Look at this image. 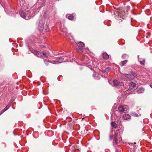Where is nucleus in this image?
Listing matches in <instances>:
<instances>
[{"label":"nucleus","mask_w":152,"mask_h":152,"mask_svg":"<svg viewBox=\"0 0 152 152\" xmlns=\"http://www.w3.org/2000/svg\"><path fill=\"white\" fill-rule=\"evenodd\" d=\"M53 60L51 61L50 62L53 64H58L62 62H65L66 59L64 60V58L62 57L56 58H53Z\"/></svg>","instance_id":"5"},{"label":"nucleus","mask_w":152,"mask_h":152,"mask_svg":"<svg viewBox=\"0 0 152 152\" xmlns=\"http://www.w3.org/2000/svg\"><path fill=\"white\" fill-rule=\"evenodd\" d=\"M128 61L127 60H125V61H122L121 63V66H123Z\"/></svg>","instance_id":"21"},{"label":"nucleus","mask_w":152,"mask_h":152,"mask_svg":"<svg viewBox=\"0 0 152 152\" xmlns=\"http://www.w3.org/2000/svg\"><path fill=\"white\" fill-rule=\"evenodd\" d=\"M37 3L34 6L35 7H36L37 6Z\"/></svg>","instance_id":"31"},{"label":"nucleus","mask_w":152,"mask_h":152,"mask_svg":"<svg viewBox=\"0 0 152 152\" xmlns=\"http://www.w3.org/2000/svg\"><path fill=\"white\" fill-rule=\"evenodd\" d=\"M44 62H45V64H46L47 65H48V61H46L44 60Z\"/></svg>","instance_id":"27"},{"label":"nucleus","mask_w":152,"mask_h":152,"mask_svg":"<svg viewBox=\"0 0 152 152\" xmlns=\"http://www.w3.org/2000/svg\"><path fill=\"white\" fill-rule=\"evenodd\" d=\"M44 47H45V46H43V45L42 46V48Z\"/></svg>","instance_id":"33"},{"label":"nucleus","mask_w":152,"mask_h":152,"mask_svg":"<svg viewBox=\"0 0 152 152\" xmlns=\"http://www.w3.org/2000/svg\"><path fill=\"white\" fill-rule=\"evenodd\" d=\"M45 30L46 32H48L49 31V28L48 27V26L46 25L45 27Z\"/></svg>","instance_id":"24"},{"label":"nucleus","mask_w":152,"mask_h":152,"mask_svg":"<svg viewBox=\"0 0 152 152\" xmlns=\"http://www.w3.org/2000/svg\"><path fill=\"white\" fill-rule=\"evenodd\" d=\"M78 46L79 47L78 48H77V50L78 51H83V48H82L84 46V43L82 42H79L77 43Z\"/></svg>","instance_id":"10"},{"label":"nucleus","mask_w":152,"mask_h":152,"mask_svg":"<svg viewBox=\"0 0 152 152\" xmlns=\"http://www.w3.org/2000/svg\"><path fill=\"white\" fill-rule=\"evenodd\" d=\"M119 131L117 130L115 132L114 136V142L115 143L117 144L119 143L121 140V137L120 135L118 134Z\"/></svg>","instance_id":"6"},{"label":"nucleus","mask_w":152,"mask_h":152,"mask_svg":"<svg viewBox=\"0 0 152 152\" xmlns=\"http://www.w3.org/2000/svg\"><path fill=\"white\" fill-rule=\"evenodd\" d=\"M122 58L124 59L127 58H128L129 56L128 55L126 54H123L122 56Z\"/></svg>","instance_id":"23"},{"label":"nucleus","mask_w":152,"mask_h":152,"mask_svg":"<svg viewBox=\"0 0 152 152\" xmlns=\"http://www.w3.org/2000/svg\"><path fill=\"white\" fill-rule=\"evenodd\" d=\"M11 106V104L10 103L9 104L2 110V113H3L7 110H8L10 107Z\"/></svg>","instance_id":"18"},{"label":"nucleus","mask_w":152,"mask_h":152,"mask_svg":"<svg viewBox=\"0 0 152 152\" xmlns=\"http://www.w3.org/2000/svg\"><path fill=\"white\" fill-rule=\"evenodd\" d=\"M111 124V126L115 128H116L117 127V125L114 122H112Z\"/></svg>","instance_id":"19"},{"label":"nucleus","mask_w":152,"mask_h":152,"mask_svg":"<svg viewBox=\"0 0 152 152\" xmlns=\"http://www.w3.org/2000/svg\"><path fill=\"white\" fill-rule=\"evenodd\" d=\"M96 74H93V76L94 77V78L96 79V80H99V78H98L97 77H96Z\"/></svg>","instance_id":"25"},{"label":"nucleus","mask_w":152,"mask_h":152,"mask_svg":"<svg viewBox=\"0 0 152 152\" xmlns=\"http://www.w3.org/2000/svg\"><path fill=\"white\" fill-rule=\"evenodd\" d=\"M60 30L62 31L63 32L64 34H65V35L67 36L68 37H69L70 39H71V38L70 37V35H69H69H67V33L66 31V28H63V29H62L61 27Z\"/></svg>","instance_id":"12"},{"label":"nucleus","mask_w":152,"mask_h":152,"mask_svg":"<svg viewBox=\"0 0 152 152\" xmlns=\"http://www.w3.org/2000/svg\"><path fill=\"white\" fill-rule=\"evenodd\" d=\"M110 70V68L109 67L105 69V70H103L102 72L103 73L106 72V74H108V73L106 72H108Z\"/></svg>","instance_id":"22"},{"label":"nucleus","mask_w":152,"mask_h":152,"mask_svg":"<svg viewBox=\"0 0 152 152\" xmlns=\"http://www.w3.org/2000/svg\"><path fill=\"white\" fill-rule=\"evenodd\" d=\"M144 91V88H140L137 90V92L139 93H142Z\"/></svg>","instance_id":"20"},{"label":"nucleus","mask_w":152,"mask_h":152,"mask_svg":"<svg viewBox=\"0 0 152 152\" xmlns=\"http://www.w3.org/2000/svg\"><path fill=\"white\" fill-rule=\"evenodd\" d=\"M136 86L135 83L133 82H132L130 83L129 84V89L126 91V93L128 94H132L135 91Z\"/></svg>","instance_id":"3"},{"label":"nucleus","mask_w":152,"mask_h":152,"mask_svg":"<svg viewBox=\"0 0 152 152\" xmlns=\"http://www.w3.org/2000/svg\"><path fill=\"white\" fill-rule=\"evenodd\" d=\"M109 82L113 86L117 87H122L124 86V84L122 82H119L116 80H114L113 81H109Z\"/></svg>","instance_id":"4"},{"label":"nucleus","mask_w":152,"mask_h":152,"mask_svg":"<svg viewBox=\"0 0 152 152\" xmlns=\"http://www.w3.org/2000/svg\"><path fill=\"white\" fill-rule=\"evenodd\" d=\"M138 61L143 66L145 65V59H144L139 58Z\"/></svg>","instance_id":"16"},{"label":"nucleus","mask_w":152,"mask_h":152,"mask_svg":"<svg viewBox=\"0 0 152 152\" xmlns=\"http://www.w3.org/2000/svg\"><path fill=\"white\" fill-rule=\"evenodd\" d=\"M118 110L119 112H122L125 111H126L127 108L126 106H123L122 105L118 107Z\"/></svg>","instance_id":"11"},{"label":"nucleus","mask_w":152,"mask_h":152,"mask_svg":"<svg viewBox=\"0 0 152 152\" xmlns=\"http://www.w3.org/2000/svg\"><path fill=\"white\" fill-rule=\"evenodd\" d=\"M123 117L124 119L129 120L130 119L131 116L129 114H125L123 115Z\"/></svg>","instance_id":"14"},{"label":"nucleus","mask_w":152,"mask_h":152,"mask_svg":"<svg viewBox=\"0 0 152 152\" xmlns=\"http://www.w3.org/2000/svg\"><path fill=\"white\" fill-rule=\"evenodd\" d=\"M127 9L129 10L130 8V7L129 6H127Z\"/></svg>","instance_id":"29"},{"label":"nucleus","mask_w":152,"mask_h":152,"mask_svg":"<svg viewBox=\"0 0 152 152\" xmlns=\"http://www.w3.org/2000/svg\"><path fill=\"white\" fill-rule=\"evenodd\" d=\"M44 20H45L44 23H47V19H45V18H43L42 20H40L39 23V26H38V28L39 30L40 31H42L44 29V23L43 21Z\"/></svg>","instance_id":"8"},{"label":"nucleus","mask_w":152,"mask_h":152,"mask_svg":"<svg viewBox=\"0 0 152 152\" xmlns=\"http://www.w3.org/2000/svg\"><path fill=\"white\" fill-rule=\"evenodd\" d=\"M42 6H41L38 7H37L36 10H34L33 12L32 13L33 14V16H34L35 14H37L39 12V9H40Z\"/></svg>","instance_id":"15"},{"label":"nucleus","mask_w":152,"mask_h":152,"mask_svg":"<svg viewBox=\"0 0 152 152\" xmlns=\"http://www.w3.org/2000/svg\"><path fill=\"white\" fill-rule=\"evenodd\" d=\"M32 53H34V54L36 55L38 57H41L43 58H47L48 57L46 55V53L45 52L40 53L38 51L33 50Z\"/></svg>","instance_id":"7"},{"label":"nucleus","mask_w":152,"mask_h":152,"mask_svg":"<svg viewBox=\"0 0 152 152\" xmlns=\"http://www.w3.org/2000/svg\"><path fill=\"white\" fill-rule=\"evenodd\" d=\"M110 140H112L113 138V135L112 134L110 135Z\"/></svg>","instance_id":"26"},{"label":"nucleus","mask_w":152,"mask_h":152,"mask_svg":"<svg viewBox=\"0 0 152 152\" xmlns=\"http://www.w3.org/2000/svg\"><path fill=\"white\" fill-rule=\"evenodd\" d=\"M66 17L70 20H73L74 19V16H73L72 14H69L66 15Z\"/></svg>","instance_id":"13"},{"label":"nucleus","mask_w":152,"mask_h":152,"mask_svg":"<svg viewBox=\"0 0 152 152\" xmlns=\"http://www.w3.org/2000/svg\"><path fill=\"white\" fill-rule=\"evenodd\" d=\"M46 12H45L44 14V16L45 17V14H46Z\"/></svg>","instance_id":"30"},{"label":"nucleus","mask_w":152,"mask_h":152,"mask_svg":"<svg viewBox=\"0 0 152 152\" xmlns=\"http://www.w3.org/2000/svg\"><path fill=\"white\" fill-rule=\"evenodd\" d=\"M103 58L106 59L108 58L109 56L106 53H103Z\"/></svg>","instance_id":"17"},{"label":"nucleus","mask_w":152,"mask_h":152,"mask_svg":"<svg viewBox=\"0 0 152 152\" xmlns=\"http://www.w3.org/2000/svg\"><path fill=\"white\" fill-rule=\"evenodd\" d=\"M150 86L152 88V84L150 85Z\"/></svg>","instance_id":"32"},{"label":"nucleus","mask_w":152,"mask_h":152,"mask_svg":"<svg viewBox=\"0 0 152 152\" xmlns=\"http://www.w3.org/2000/svg\"><path fill=\"white\" fill-rule=\"evenodd\" d=\"M133 114L134 116H137L138 115L136 113H134Z\"/></svg>","instance_id":"28"},{"label":"nucleus","mask_w":152,"mask_h":152,"mask_svg":"<svg viewBox=\"0 0 152 152\" xmlns=\"http://www.w3.org/2000/svg\"><path fill=\"white\" fill-rule=\"evenodd\" d=\"M25 11L26 12H28L27 14L22 10H20L19 12L20 15L22 18H24L26 20H29L31 17H32V15L30 14L29 13H30L31 12L28 11V10L27 11L26 10Z\"/></svg>","instance_id":"2"},{"label":"nucleus","mask_w":152,"mask_h":152,"mask_svg":"<svg viewBox=\"0 0 152 152\" xmlns=\"http://www.w3.org/2000/svg\"><path fill=\"white\" fill-rule=\"evenodd\" d=\"M136 76V73L134 72H132L130 75L122 74L120 75V77L124 80L127 81L133 79Z\"/></svg>","instance_id":"1"},{"label":"nucleus","mask_w":152,"mask_h":152,"mask_svg":"<svg viewBox=\"0 0 152 152\" xmlns=\"http://www.w3.org/2000/svg\"><path fill=\"white\" fill-rule=\"evenodd\" d=\"M19 4L20 6L23 7L24 9L27 8L28 9V7L29 4L25 1V0H19Z\"/></svg>","instance_id":"9"},{"label":"nucleus","mask_w":152,"mask_h":152,"mask_svg":"<svg viewBox=\"0 0 152 152\" xmlns=\"http://www.w3.org/2000/svg\"><path fill=\"white\" fill-rule=\"evenodd\" d=\"M71 37V38H72V39L73 38L72 37V36Z\"/></svg>","instance_id":"34"}]
</instances>
